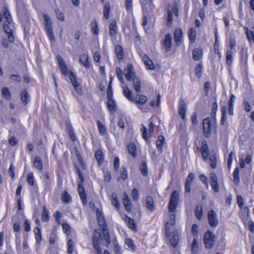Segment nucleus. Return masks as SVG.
Instances as JSON below:
<instances>
[{
    "mask_svg": "<svg viewBox=\"0 0 254 254\" xmlns=\"http://www.w3.org/2000/svg\"><path fill=\"white\" fill-rule=\"evenodd\" d=\"M97 220L102 231L103 236L101 234L99 229H95L94 232V235L92 237V244L94 249L97 254H102V250L100 247V242L104 239L107 245L111 243L110 236L107 226L106 225L105 220L102 214L100 212H97Z\"/></svg>",
    "mask_w": 254,
    "mask_h": 254,
    "instance_id": "1",
    "label": "nucleus"
},
{
    "mask_svg": "<svg viewBox=\"0 0 254 254\" xmlns=\"http://www.w3.org/2000/svg\"><path fill=\"white\" fill-rule=\"evenodd\" d=\"M175 217L174 214H170L169 220L166 222L165 225V235L170 238V242L173 247L177 246L179 239V232L177 231H174L172 234L170 232L171 228L175 224Z\"/></svg>",
    "mask_w": 254,
    "mask_h": 254,
    "instance_id": "2",
    "label": "nucleus"
},
{
    "mask_svg": "<svg viewBox=\"0 0 254 254\" xmlns=\"http://www.w3.org/2000/svg\"><path fill=\"white\" fill-rule=\"evenodd\" d=\"M201 152L202 157L205 161L208 160V163L213 169L216 167V157L214 152H210L209 148L206 140L202 141Z\"/></svg>",
    "mask_w": 254,
    "mask_h": 254,
    "instance_id": "3",
    "label": "nucleus"
},
{
    "mask_svg": "<svg viewBox=\"0 0 254 254\" xmlns=\"http://www.w3.org/2000/svg\"><path fill=\"white\" fill-rule=\"evenodd\" d=\"M179 200V192L174 190L171 194L170 202L168 204V209L171 214H175V211L178 205Z\"/></svg>",
    "mask_w": 254,
    "mask_h": 254,
    "instance_id": "4",
    "label": "nucleus"
},
{
    "mask_svg": "<svg viewBox=\"0 0 254 254\" xmlns=\"http://www.w3.org/2000/svg\"><path fill=\"white\" fill-rule=\"evenodd\" d=\"M204 244L207 249H211L213 247L215 241L214 234L210 231H207L203 237Z\"/></svg>",
    "mask_w": 254,
    "mask_h": 254,
    "instance_id": "5",
    "label": "nucleus"
},
{
    "mask_svg": "<svg viewBox=\"0 0 254 254\" xmlns=\"http://www.w3.org/2000/svg\"><path fill=\"white\" fill-rule=\"evenodd\" d=\"M203 130L206 137H209L211 134V123L210 118L203 119L202 122Z\"/></svg>",
    "mask_w": 254,
    "mask_h": 254,
    "instance_id": "6",
    "label": "nucleus"
},
{
    "mask_svg": "<svg viewBox=\"0 0 254 254\" xmlns=\"http://www.w3.org/2000/svg\"><path fill=\"white\" fill-rule=\"evenodd\" d=\"M209 178L210 180V184L213 190L215 192H218L220 190V188L216 174L215 172H212L210 174Z\"/></svg>",
    "mask_w": 254,
    "mask_h": 254,
    "instance_id": "7",
    "label": "nucleus"
},
{
    "mask_svg": "<svg viewBox=\"0 0 254 254\" xmlns=\"http://www.w3.org/2000/svg\"><path fill=\"white\" fill-rule=\"evenodd\" d=\"M207 216L210 226L216 227L218 225V219L216 212L213 210H210L208 211Z\"/></svg>",
    "mask_w": 254,
    "mask_h": 254,
    "instance_id": "8",
    "label": "nucleus"
},
{
    "mask_svg": "<svg viewBox=\"0 0 254 254\" xmlns=\"http://www.w3.org/2000/svg\"><path fill=\"white\" fill-rule=\"evenodd\" d=\"M154 124L152 122H151L149 123L148 127V130L149 133V136L147 135V128L144 126H143L142 128L141 129L142 137L146 140L147 141L148 139L150 137L154 132Z\"/></svg>",
    "mask_w": 254,
    "mask_h": 254,
    "instance_id": "9",
    "label": "nucleus"
},
{
    "mask_svg": "<svg viewBox=\"0 0 254 254\" xmlns=\"http://www.w3.org/2000/svg\"><path fill=\"white\" fill-rule=\"evenodd\" d=\"M127 69L125 70V77L127 81H130L135 78V72L133 66L131 64H127Z\"/></svg>",
    "mask_w": 254,
    "mask_h": 254,
    "instance_id": "10",
    "label": "nucleus"
},
{
    "mask_svg": "<svg viewBox=\"0 0 254 254\" xmlns=\"http://www.w3.org/2000/svg\"><path fill=\"white\" fill-rule=\"evenodd\" d=\"M11 24V23L9 24L8 22H7V21H5L3 25V28L5 33L7 35L9 42L12 43L14 41V37L12 34V29L10 28Z\"/></svg>",
    "mask_w": 254,
    "mask_h": 254,
    "instance_id": "11",
    "label": "nucleus"
},
{
    "mask_svg": "<svg viewBox=\"0 0 254 254\" xmlns=\"http://www.w3.org/2000/svg\"><path fill=\"white\" fill-rule=\"evenodd\" d=\"M186 104L183 99H181L179 102V105L178 107L179 114L183 120L186 119Z\"/></svg>",
    "mask_w": 254,
    "mask_h": 254,
    "instance_id": "12",
    "label": "nucleus"
},
{
    "mask_svg": "<svg viewBox=\"0 0 254 254\" xmlns=\"http://www.w3.org/2000/svg\"><path fill=\"white\" fill-rule=\"evenodd\" d=\"M183 31L181 28H177L174 31V36L176 44L179 46L182 42Z\"/></svg>",
    "mask_w": 254,
    "mask_h": 254,
    "instance_id": "13",
    "label": "nucleus"
},
{
    "mask_svg": "<svg viewBox=\"0 0 254 254\" xmlns=\"http://www.w3.org/2000/svg\"><path fill=\"white\" fill-rule=\"evenodd\" d=\"M195 178L193 173H190L187 177L185 183V191L186 192L190 193L191 190V184L193 182Z\"/></svg>",
    "mask_w": 254,
    "mask_h": 254,
    "instance_id": "14",
    "label": "nucleus"
},
{
    "mask_svg": "<svg viewBox=\"0 0 254 254\" xmlns=\"http://www.w3.org/2000/svg\"><path fill=\"white\" fill-rule=\"evenodd\" d=\"M163 45L166 52L170 51L172 46V36L170 34H167L165 37Z\"/></svg>",
    "mask_w": 254,
    "mask_h": 254,
    "instance_id": "15",
    "label": "nucleus"
},
{
    "mask_svg": "<svg viewBox=\"0 0 254 254\" xmlns=\"http://www.w3.org/2000/svg\"><path fill=\"white\" fill-rule=\"evenodd\" d=\"M123 202L126 210L128 212H130L131 210V203L127 193L126 192L123 193Z\"/></svg>",
    "mask_w": 254,
    "mask_h": 254,
    "instance_id": "16",
    "label": "nucleus"
},
{
    "mask_svg": "<svg viewBox=\"0 0 254 254\" xmlns=\"http://www.w3.org/2000/svg\"><path fill=\"white\" fill-rule=\"evenodd\" d=\"M79 62L85 67L89 68L90 67V63L89 61V57L87 54H84L80 55Z\"/></svg>",
    "mask_w": 254,
    "mask_h": 254,
    "instance_id": "17",
    "label": "nucleus"
},
{
    "mask_svg": "<svg viewBox=\"0 0 254 254\" xmlns=\"http://www.w3.org/2000/svg\"><path fill=\"white\" fill-rule=\"evenodd\" d=\"M123 93L124 96L129 100L134 102V99L132 94V92L129 88L127 86L125 85L122 87Z\"/></svg>",
    "mask_w": 254,
    "mask_h": 254,
    "instance_id": "18",
    "label": "nucleus"
},
{
    "mask_svg": "<svg viewBox=\"0 0 254 254\" xmlns=\"http://www.w3.org/2000/svg\"><path fill=\"white\" fill-rule=\"evenodd\" d=\"M78 191L79 194L80 195V198L82 200L83 204L84 205L86 204L87 200H86V194L84 192V189L83 186L80 183H78Z\"/></svg>",
    "mask_w": 254,
    "mask_h": 254,
    "instance_id": "19",
    "label": "nucleus"
},
{
    "mask_svg": "<svg viewBox=\"0 0 254 254\" xmlns=\"http://www.w3.org/2000/svg\"><path fill=\"white\" fill-rule=\"evenodd\" d=\"M57 59L58 60L59 65L62 73L63 74H66L67 73L68 69L64 62L60 56H57Z\"/></svg>",
    "mask_w": 254,
    "mask_h": 254,
    "instance_id": "20",
    "label": "nucleus"
},
{
    "mask_svg": "<svg viewBox=\"0 0 254 254\" xmlns=\"http://www.w3.org/2000/svg\"><path fill=\"white\" fill-rule=\"evenodd\" d=\"M21 100L25 105H27L30 101V96L25 89H23L20 93Z\"/></svg>",
    "mask_w": 254,
    "mask_h": 254,
    "instance_id": "21",
    "label": "nucleus"
},
{
    "mask_svg": "<svg viewBox=\"0 0 254 254\" xmlns=\"http://www.w3.org/2000/svg\"><path fill=\"white\" fill-rule=\"evenodd\" d=\"M202 50L199 48H195L192 51V58L195 61H199L202 57Z\"/></svg>",
    "mask_w": 254,
    "mask_h": 254,
    "instance_id": "22",
    "label": "nucleus"
},
{
    "mask_svg": "<svg viewBox=\"0 0 254 254\" xmlns=\"http://www.w3.org/2000/svg\"><path fill=\"white\" fill-rule=\"evenodd\" d=\"M146 206L151 211H153L155 209L153 199L150 196H147L146 198Z\"/></svg>",
    "mask_w": 254,
    "mask_h": 254,
    "instance_id": "23",
    "label": "nucleus"
},
{
    "mask_svg": "<svg viewBox=\"0 0 254 254\" xmlns=\"http://www.w3.org/2000/svg\"><path fill=\"white\" fill-rule=\"evenodd\" d=\"M134 99L136 103L143 105L147 102L148 97L144 95L137 94L135 96V97Z\"/></svg>",
    "mask_w": 254,
    "mask_h": 254,
    "instance_id": "24",
    "label": "nucleus"
},
{
    "mask_svg": "<svg viewBox=\"0 0 254 254\" xmlns=\"http://www.w3.org/2000/svg\"><path fill=\"white\" fill-rule=\"evenodd\" d=\"M143 61L147 69L152 70L154 69V65L153 62L150 60L148 57H144L143 58Z\"/></svg>",
    "mask_w": 254,
    "mask_h": 254,
    "instance_id": "25",
    "label": "nucleus"
},
{
    "mask_svg": "<svg viewBox=\"0 0 254 254\" xmlns=\"http://www.w3.org/2000/svg\"><path fill=\"white\" fill-rule=\"evenodd\" d=\"M3 16L4 18L5 21H7L8 23L10 24L12 22V18L9 12L6 7L2 8Z\"/></svg>",
    "mask_w": 254,
    "mask_h": 254,
    "instance_id": "26",
    "label": "nucleus"
},
{
    "mask_svg": "<svg viewBox=\"0 0 254 254\" xmlns=\"http://www.w3.org/2000/svg\"><path fill=\"white\" fill-rule=\"evenodd\" d=\"M115 53L119 60H122L124 57L123 48L120 45H117L115 47Z\"/></svg>",
    "mask_w": 254,
    "mask_h": 254,
    "instance_id": "27",
    "label": "nucleus"
},
{
    "mask_svg": "<svg viewBox=\"0 0 254 254\" xmlns=\"http://www.w3.org/2000/svg\"><path fill=\"white\" fill-rule=\"evenodd\" d=\"M165 143V138L163 135H159L156 141V146L159 151L161 152L163 148V145Z\"/></svg>",
    "mask_w": 254,
    "mask_h": 254,
    "instance_id": "28",
    "label": "nucleus"
},
{
    "mask_svg": "<svg viewBox=\"0 0 254 254\" xmlns=\"http://www.w3.org/2000/svg\"><path fill=\"white\" fill-rule=\"evenodd\" d=\"M235 99V96L234 94H231V98L228 102V113L230 115H233V106Z\"/></svg>",
    "mask_w": 254,
    "mask_h": 254,
    "instance_id": "29",
    "label": "nucleus"
},
{
    "mask_svg": "<svg viewBox=\"0 0 254 254\" xmlns=\"http://www.w3.org/2000/svg\"><path fill=\"white\" fill-rule=\"evenodd\" d=\"M33 232L34 233L36 242L37 244L39 245L42 240V234L41 230L38 227H35L33 230Z\"/></svg>",
    "mask_w": 254,
    "mask_h": 254,
    "instance_id": "30",
    "label": "nucleus"
},
{
    "mask_svg": "<svg viewBox=\"0 0 254 254\" xmlns=\"http://www.w3.org/2000/svg\"><path fill=\"white\" fill-rule=\"evenodd\" d=\"M125 221L128 228L132 230H135L136 229V225L134 221L131 218L126 216L125 219Z\"/></svg>",
    "mask_w": 254,
    "mask_h": 254,
    "instance_id": "31",
    "label": "nucleus"
},
{
    "mask_svg": "<svg viewBox=\"0 0 254 254\" xmlns=\"http://www.w3.org/2000/svg\"><path fill=\"white\" fill-rule=\"evenodd\" d=\"M189 37L191 43H193L196 38V30L194 28H190L189 31Z\"/></svg>",
    "mask_w": 254,
    "mask_h": 254,
    "instance_id": "32",
    "label": "nucleus"
},
{
    "mask_svg": "<svg viewBox=\"0 0 254 254\" xmlns=\"http://www.w3.org/2000/svg\"><path fill=\"white\" fill-rule=\"evenodd\" d=\"M107 98V106L109 110L111 112H114L116 110V104L115 101L113 99L112 97Z\"/></svg>",
    "mask_w": 254,
    "mask_h": 254,
    "instance_id": "33",
    "label": "nucleus"
},
{
    "mask_svg": "<svg viewBox=\"0 0 254 254\" xmlns=\"http://www.w3.org/2000/svg\"><path fill=\"white\" fill-rule=\"evenodd\" d=\"M95 157L99 164L102 163L104 160V155L101 150H97L95 153Z\"/></svg>",
    "mask_w": 254,
    "mask_h": 254,
    "instance_id": "34",
    "label": "nucleus"
},
{
    "mask_svg": "<svg viewBox=\"0 0 254 254\" xmlns=\"http://www.w3.org/2000/svg\"><path fill=\"white\" fill-rule=\"evenodd\" d=\"M33 166L38 170H41L43 168V164L41 159L39 157H36L33 162Z\"/></svg>",
    "mask_w": 254,
    "mask_h": 254,
    "instance_id": "35",
    "label": "nucleus"
},
{
    "mask_svg": "<svg viewBox=\"0 0 254 254\" xmlns=\"http://www.w3.org/2000/svg\"><path fill=\"white\" fill-rule=\"evenodd\" d=\"M128 152L133 157L136 156V147L134 144L130 143L127 145Z\"/></svg>",
    "mask_w": 254,
    "mask_h": 254,
    "instance_id": "36",
    "label": "nucleus"
},
{
    "mask_svg": "<svg viewBox=\"0 0 254 254\" xmlns=\"http://www.w3.org/2000/svg\"><path fill=\"white\" fill-rule=\"evenodd\" d=\"M110 12V4L109 2L105 3L104 9H103V14L104 17L108 19L109 18V13Z\"/></svg>",
    "mask_w": 254,
    "mask_h": 254,
    "instance_id": "37",
    "label": "nucleus"
},
{
    "mask_svg": "<svg viewBox=\"0 0 254 254\" xmlns=\"http://www.w3.org/2000/svg\"><path fill=\"white\" fill-rule=\"evenodd\" d=\"M233 178H234V183L237 185L240 182V177H239V169L238 167L235 168L234 172H233Z\"/></svg>",
    "mask_w": 254,
    "mask_h": 254,
    "instance_id": "38",
    "label": "nucleus"
},
{
    "mask_svg": "<svg viewBox=\"0 0 254 254\" xmlns=\"http://www.w3.org/2000/svg\"><path fill=\"white\" fill-rule=\"evenodd\" d=\"M199 245L196 238H194L191 244V249L192 254H194L198 252Z\"/></svg>",
    "mask_w": 254,
    "mask_h": 254,
    "instance_id": "39",
    "label": "nucleus"
},
{
    "mask_svg": "<svg viewBox=\"0 0 254 254\" xmlns=\"http://www.w3.org/2000/svg\"><path fill=\"white\" fill-rule=\"evenodd\" d=\"M133 85L134 89L136 92H140L141 91V83L139 79L137 78L133 79Z\"/></svg>",
    "mask_w": 254,
    "mask_h": 254,
    "instance_id": "40",
    "label": "nucleus"
},
{
    "mask_svg": "<svg viewBox=\"0 0 254 254\" xmlns=\"http://www.w3.org/2000/svg\"><path fill=\"white\" fill-rule=\"evenodd\" d=\"M109 33L111 36H114L117 33V26L116 22L115 21H112L109 25Z\"/></svg>",
    "mask_w": 254,
    "mask_h": 254,
    "instance_id": "41",
    "label": "nucleus"
},
{
    "mask_svg": "<svg viewBox=\"0 0 254 254\" xmlns=\"http://www.w3.org/2000/svg\"><path fill=\"white\" fill-rule=\"evenodd\" d=\"M202 215V208L201 206L197 205L195 211V216L199 220H201Z\"/></svg>",
    "mask_w": 254,
    "mask_h": 254,
    "instance_id": "42",
    "label": "nucleus"
},
{
    "mask_svg": "<svg viewBox=\"0 0 254 254\" xmlns=\"http://www.w3.org/2000/svg\"><path fill=\"white\" fill-rule=\"evenodd\" d=\"M44 20L45 21V27L46 29H52V21L48 15L44 14Z\"/></svg>",
    "mask_w": 254,
    "mask_h": 254,
    "instance_id": "43",
    "label": "nucleus"
},
{
    "mask_svg": "<svg viewBox=\"0 0 254 254\" xmlns=\"http://www.w3.org/2000/svg\"><path fill=\"white\" fill-rule=\"evenodd\" d=\"M173 15L172 11H171V8L169 7L168 9L167 25L169 27L172 25Z\"/></svg>",
    "mask_w": 254,
    "mask_h": 254,
    "instance_id": "44",
    "label": "nucleus"
},
{
    "mask_svg": "<svg viewBox=\"0 0 254 254\" xmlns=\"http://www.w3.org/2000/svg\"><path fill=\"white\" fill-rule=\"evenodd\" d=\"M125 243L128 248L134 251L136 249V247L133 243V241L131 239L127 238L125 240Z\"/></svg>",
    "mask_w": 254,
    "mask_h": 254,
    "instance_id": "45",
    "label": "nucleus"
},
{
    "mask_svg": "<svg viewBox=\"0 0 254 254\" xmlns=\"http://www.w3.org/2000/svg\"><path fill=\"white\" fill-rule=\"evenodd\" d=\"M246 34L249 41L250 42H252L253 41L254 43V32L251 30H249L248 28H247Z\"/></svg>",
    "mask_w": 254,
    "mask_h": 254,
    "instance_id": "46",
    "label": "nucleus"
},
{
    "mask_svg": "<svg viewBox=\"0 0 254 254\" xmlns=\"http://www.w3.org/2000/svg\"><path fill=\"white\" fill-rule=\"evenodd\" d=\"M97 125L100 133L102 135L105 134L106 132V129L105 127L102 124V123L100 121H98L97 122Z\"/></svg>",
    "mask_w": 254,
    "mask_h": 254,
    "instance_id": "47",
    "label": "nucleus"
},
{
    "mask_svg": "<svg viewBox=\"0 0 254 254\" xmlns=\"http://www.w3.org/2000/svg\"><path fill=\"white\" fill-rule=\"evenodd\" d=\"M233 52L231 50H229L227 52L226 54V63L229 65H230L232 64L233 61Z\"/></svg>",
    "mask_w": 254,
    "mask_h": 254,
    "instance_id": "48",
    "label": "nucleus"
},
{
    "mask_svg": "<svg viewBox=\"0 0 254 254\" xmlns=\"http://www.w3.org/2000/svg\"><path fill=\"white\" fill-rule=\"evenodd\" d=\"M203 69V66L201 64L199 63L197 64L195 68V75L198 78L201 76L202 70Z\"/></svg>",
    "mask_w": 254,
    "mask_h": 254,
    "instance_id": "49",
    "label": "nucleus"
},
{
    "mask_svg": "<svg viewBox=\"0 0 254 254\" xmlns=\"http://www.w3.org/2000/svg\"><path fill=\"white\" fill-rule=\"evenodd\" d=\"M116 72L117 75V77L119 80L121 81L122 84L124 83V80L123 79V75L122 69L119 67H117L116 68Z\"/></svg>",
    "mask_w": 254,
    "mask_h": 254,
    "instance_id": "50",
    "label": "nucleus"
},
{
    "mask_svg": "<svg viewBox=\"0 0 254 254\" xmlns=\"http://www.w3.org/2000/svg\"><path fill=\"white\" fill-rule=\"evenodd\" d=\"M2 94L3 97L7 99L10 100L11 98V95L8 89L6 87H3L2 89Z\"/></svg>",
    "mask_w": 254,
    "mask_h": 254,
    "instance_id": "51",
    "label": "nucleus"
},
{
    "mask_svg": "<svg viewBox=\"0 0 254 254\" xmlns=\"http://www.w3.org/2000/svg\"><path fill=\"white\" fill-rule=\"evenodd\" d=\"M91 32L95 35L98 34V27L96 21H92L91 23Z\"/></svg>",
    "mask_w": 254,
    "mask_h": 254,
    "instance_id": "52",
    "label": "nucleus"
},
{
    "mask_svg": "<svg viewBox=\"0 0 254 254\" xmlns=\"http://www.w3.org/2000/svg\"><path fill=\"white\" fill-rule=\"evenodd\" d=\"M49 212L46 209V208L45 206H43V211L42 214V219L43 221H48L49 220Z\"/></svg>",
    "mask_w": 254,
    "mask_h": 254,
    "instance_id": "53",
    "label": "nucleus"
},
{
    "mask_svg": "<svg viewBox=\"0 0 254 254\" xmlns=\"http://www.w3.org/2000/svg\"><path fill=\"white\" fill-rule=\"evenodd\" d=\"M112 204L115 206V207L117 209H119L120 208V204L119 203V201L118 200L117 196L116 194H112Z\"/></svg>",
    "mask_w": 254,
    "mask_h": 254,
    "instance_id": "54",
    "label": "nucleus"
},
{
    "mask_svg": "<svg viewBox=\"0 0 254 254\" xmlns=\"http://www.w3.org/2000/svg\"><path fill=\"white\" fill-rule=\"evenodd\" d=\"M139 168H140L141 173L144 176H145L147 175V174H148L147 167L146 163L145 162L142 163L141 164V165L140 166Z\"/></svg>",
    "mask_w": 254,
    "mask_h": 254,
    "instance_id": "55",
    "label": "nucleus"
},
{
    "mask_svg": "<svg viewBox=\"0 0 254 254\" xmlns=\"http://www.w3.org/2000/svg\"><path fill=\"white\" fill-rule=\"evenodd\" d=\"M120 178L122 180H125L127 178V172L124 167H122L121 169L120 172Z\"/></svg>",
    "mask_w": 254,
    "mask_h": 254,
    "instance_id": "56",
    "label": "nucleus"
},
{
    "mask_svg": "<svg viewBox=\"0 0 254 254\" xmlns=\"http://www.w3.org/2000/svg\"><path fill=\"white\" fill-rule=\"evenodd\" d=\"M62 199L64 202L68 203L71 200V197L66 192H65L62 195Z\"/></svg>",
    "mask_w": 254,
    "mask_h": 254,
    "instance_id": "57",
    "label": "nucleus"
},
{
    "mask_svg": "<svg viewBox=\"0 0 254 254\" xmlns=\"http://www.w3.org/2000/svg\"><path fill=\"white\" fill-rule=\"evenodd\" d=\"M27 181L29 185L33 186L34 184V176L32 173H29L27 175Z\"/></svg>",
    "mask_w": 254,
    "mask_h": 254,
    "instance_id": "58",
    "label": "nucleus"
},
{
    "mask_svg": "<svg viewBox=\"0 0 254 254\" xmlns=\"http://www.w3.org/2000/svg\"><path fill=\"white\" fill-rule=\"evenodd\" d=\"M112 78H110V81L107 88V98L113 97V91L111 87V82H112Z\"/></svg>",
    "mask_w": 254,
    "mask_h": 254,
    "instance_id": "59",
    "label": "nucleus"
},
{
    "mask_svg": "<svg viewBox=\"0 0 254 254\" xmlns=\"http://www.w3.org/2000/svg\"><path fill=\"white\" fill-rule=\"evenodd\" d=\"M198 231V226L197 224H193L191 227V234L193 236H197Z\"/></svg>",
    "mask_w": 254,
    "mask_h": 254,
    "instance_id": "60",
    "label": "nucleus"
},
{
    "mask_svg": "<svg viewBox=\"0 0 254 254\" xmlns=\"http://www.w3.org/2000/svg\"><path fill=\"white\" fill-rule=\"evenodd\" d=\"M64 232L66 234L69 235L70 233V226L67 223H64L62 225Z\"/></svg>",
    "mask_w": 254,
    "mask_h": 254,
    "instance_id": "61",
    "label": "nucleus"
},
{
    "mask_svg": "<svg viewBox=\"0 0 254 254\" xmlns=\"http://www.w3.org/2000/svg\"><path fill=\"white\" fill-rule=\"evenodd\" d=\"M132 196L134 200H136L139 197V193L136 189H133L132 190Z\"/></svg>",
    "mask_w": 254,
    "mask_h": 254,
    "instance_id": "62",
    "label": "nucleus"
},
{
    "mask_svg": "<svg viewBox=\"0 0 254 254\" xmlns=\"http://www.w3.org/2000/svg\"><path fill=\"white\" fill-rule=\"evenodd\" d=\"M69 79L72 85L77 83L75 75L72 72H71L69 74Z\"/></svg>",
    "mask_w": 254,
    "mask_h": 254,
    "instance_id": "63",
    "label": "nucleus"
},
{
    "mask_svg": "<svg viewBox=\"0 0 254 254\" xmlns=\"http://www.w3.org/2000/svg\"><path fill=\"white\" fill-rule=\"evenodd\" d=\"M126 8L127 10L132 9V0H125Z\"/></svg>",
    "mask_w": 254,
    "mask_h": 254,
    "instance_id": "64",
    "label": "nucleus"
}]
</instances>
